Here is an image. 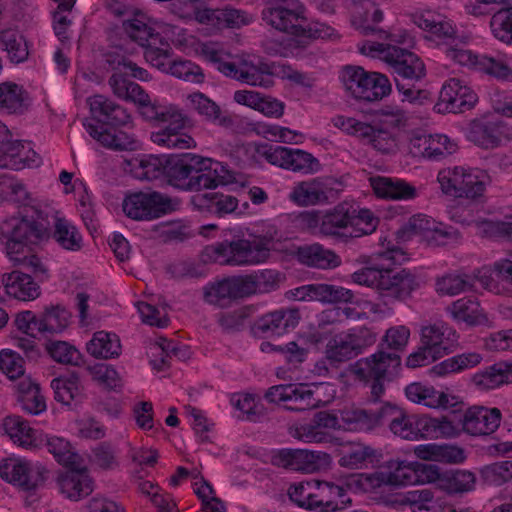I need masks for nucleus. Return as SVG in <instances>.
Instances as JSON below:
<instances>
[{"instance_id":"nucleus-44","label":"nucleus","mask_w":512,"mask_h":512,"mask_svg":"<svg viewBox=\"0 0 512 512\" xmlns=\"http://www.w3.org/2000/svg\"><path fill=\"white\" fill-rule=\"evenodd\" d=\"M424 415H408L404 410L401 411L400 417L395 420L389 430L397 437L405 440L417 441L424 439Z\"/></svg>"},{"instance_id":"nucleus-9","label":"nucleus","mask_w":512,"mask_h":512,"mask_svg":"<svg viewBox=\"0 0 512 512\" xmlns=\"http://www.w3.org/2000/svg\"><path fill=\"white\" fill-rule=\"evenodd\" d=\"M373 258L387 262V270L380 290L381 296L405 300L418 288L419 283L410 271L406 269L394 271L391 269V266L402 264L407 259L401 248L387 246L385 250L375 253Z\"/></svg>"},{"instance_id":"nucleus-48","label":"nucleus","mask_w":512,"mask_h":512,"mask_svg":"<svg viewBox=\"0 0 512 512\" xmlns=\"http://www.w3.org/2000/svg\"><path fill=\"white\" fill-rule=\"evenodd\" d=\"M473 223L476 233L482 237L512 241V215L502 220L478 219Z\"/></svg>"},{"instance_id":"nucleus-36","label":"nucleus","mask_w":512,"mask_h":512,"mask_svg":"<svg viewBox=\"0 0 512 512\" xmlns=\"http://www.w3.org/2000/svg\"><path fill=\"white\" fill-rule=\"evenodd\" d=\"M437 478L434 482L438 483L441 490L448 494H463L474 489L476 484V476L467 470H451L440 473L436 466Z\"/></svg>"},{"instance_id":"nucleus-24","label":"nucleus","mask_w":512,"mask_h":512,"mask_svg":"<svg viewBox=\"0 0 512 512\" xmlns=\"http://www.w3.org/2000/svg\"><path fill=\"white\" fill-rule=\"evenodd\" d=\"M195 21L214 29L239 28L250 22L248 15L241 10L230 7L210 8L198 6Z\"/></svg>"},{"instance_id":"nucleus-27","label":"nucleus","mask_w":512,"mask_h":512,"mask_svg":"<svg viewBox=\"0 0 512 512\" xmlns=\"http://www.w3.org/2000/svg\"><path fill=\"white\" fill-rule=\"evenodd\" d=\"M358 138L382 154H394L398 150L396 129L383 124L364 122Z\"/></svg>"},{"instance_id":"nucleus-56","label":"nucleus","mask_w":512,"mask_h":512,"mask_svg":"<svg viewBox=\"0 0 512 512\" xmlns=\"http://www.w3.org/2000/svg\"><path fill=\"white\" fill-rule=\"evenodd\" d=\"M288 495L291 501L296 503L301 508H305L307 510L319 509L317 497H315V481H307L291 485L288 489Z\"/></svg>"},{"instance_id":"nucleus-26","label":"nucleus","mask_w":512,"mask_h":512,"mask_svg":"<svg viewBox=\"0 0 512 512\" xmlns=\"http://www.w3.org/2000/svg\"><path fill=\"white\" fill-rule=\"evenodd\" d=\"M415 23L419 28L442 41L446 45L445 47L456 41L468 43L470 39L468 35H459L453 23L445 16L439 14L423 13L416 18Z\"/></svg>"},{"instance_id":"nucleus-35","label":"nucleus","mask_w":512,"mask_h":512,"mask_svg":"<svg viewBox=\"0 0 512 512\" xmlns=\"http://www.w3.org/2000/svg\"><path fill=\"white\" fill-rule=\"evenodd\" d=\"M371 186L378 197L392 200H407L416 197V188L401 179L371 177Z\"/></svg>"},{"instance_id":"nucleus-16","label":"nucleus","mask_w":512,"mask_h":512,"mask_svg":"<svg viewBox=\"0 0 512 512\" xmlns=\"http://www.w3.org/2000/svg\"><path fill=\"white\" fill-rule=\"evenodd\" d=\"M258 154L272 165L302 172L305 174L317 172L319 161L310 153L301 149H291L279 145H265L257 150Z\"/></svg>"},{"instance_id":"nucleus-11","label":"nucleus","mask_w":512,"mask_h":512,"mask_svg":"<svg viewBox=\"0 0 512 512\" xmlns=\"http://www.w3.org/2000/svg\"><path fill=\"white\" fill-rule=\"evenodd\" d=\"M486 179L487 176L483 172L462 166L441 169L437 176L444 194L471 199L483 194Z\"/></svg>"},{"instance_id":"nucleus-37","label":"nucleus","mask_w":512,"mask_h":512,"mask_svg":"<svg viewBox=\"0 0 512 512\" xmlns=\"http://www.w3.org/2000/svg\"><path fill=\"white\" fill-rule=\"evenodd\" d=\"M29 106V95L22 86L13 82L0 84V112L23 114Z\"/></svg>"},{"instance_id":"nucleus-63","label":"nucleus","mask_w":512,"mask_h":512,"mask_svg":"<svg viewBox=\"0 0 512 512\" xmlns=\"http://www.w3.org/2000/svg\"><path fill=\"white\" fill-rule=\"evenodd\" d=\"M166 156L148 155L139 160L137 177L145 180H155L166 174Z\"/></svg>"},{"instance_id":"nucleus-18","label":"nucleus","mask_w":512,"mask_h":512,"mask_svg":"<svg viewBox=\"0 0 512 512\" xmlns=\"http://www.w3.org/2000/svg\"><path fill=\"white\" fill-rule=\"evenodd\" d=\"M300 318V311L297 308L275 310L258 318L251 325V333L257 338L280 336L296 328Z\"/></svg>"},{"instance_id":"nucleus-13","label":"nucleus","mask_w":512,"mask_h":512,"mask_svg":"<svg viewBox=\"0 0 512 512\" xmlns=\"http://www.w3.org/2000/svg\"><path fill=\"white\" fill-rule=\"evenodd\" d=\"M403 409L391 402H385L377 409L345 408L340 416L345 427L353 431H371L379 426L395 422Z\"/></svg>"},{"instance_id":"nucleus-19","label":"nucleus","mask_w":512,"mask_h":512,"mask_svg":"<svg viewBox=\"0 0 512 512\" xmlns=\"http://www.w3.org/2000/svg\"><path fill=\"white\" fill-rule=\"evenodd\" d=\"M353 5V24L362 35H377L379 39H390L400 43L406 42L407 35H403L400 40L394 39L387 31L375 26L383 19L382 11L372 0H352Z\"/></svg>"},{"instance_id":"nucleus-50","label":"nucleus","mask_w":512,"mask_h":512,"mask_svg":"<svg viewBox=\"0 0 512 512\" xmlns=\"http://www.w3.org/2000/svg\"><path fill=\"white\" fill-rule=\"evenodd\" d=\"M51 388L54 391L55 400L64 405H71L74 400L80 397L81 393L80 381L76 373L53 379Z\"/></svg>"},{"instance_id":"nucleus-54","label":"nucleus","mask_w":512,"mask_h":512,"mask_svg":"<svg viewBox=\"0 0 512 512\" xmlns=\"http://www.w3.org/2000/svg\"><path fill=\"white\" fill-rule=\"evenodd\" d=\"M296 469L304 473H314L328 466L331 457L326 452L310 451L306 449H296Z\"/></svg>"},{"instance_id":"nucleus-28","label":"nucleus","mask_w":512,"mask_h":512,"mask_svg":"<svg viewBox=\"0 0 512 512\" xmlns=\"http://www.w3.org/2000/svg\"><path fill=\"white\" fill-rule=\"evenodd\" d=\"M507 136L506 126L502 122L488 119L472 121L468 131V139L484 149L500 146Z\"/></svg>"},{"instance_id":"nucleus-14","label":"nucleus","mask_w":512,"mask_h":512,"mask_svg":"<svg viewBox=\"0 0 512 512\" xmlns=\"http://www.w3.org/2000/svg\"><path fill=\"white\" fill-rule=\"evenodd\" d=\"M177 202L167 195L153 191L138 192L123 201V212L134 220H151L166 215L176 209Z\"/></svg>"},{"instance_id":"nucleus-41","label":"nucleus","mask_w":512,"mask_h":512,"mask_svg":"<svg viewBox=\"0 0 512 512\" xmlns=\"http://www.w3.org/2000/svg\"><path fill=\"white\" fill-rule=\"evenodd\" d=\"M447 311L453 319L465 322L470 326L481 325L487 321V317L476 298H461L447 307Z\"/></svg>"},{"instance_id":"nucleus-46","label":"nucleus","mask_w":512,"mask_h":512,"mask_svg":"<svg viewBox=\"0 0 512 512\" xmlns=\"http://www.w3.org/2000/svg\"><path fill=\"white\" fill-rule=\"evenodd\" d=\"M173 49L162 36L151 38L144 47V57L153 67L165 72L172 61Z\"/></svg>"},{"instance_id":"nucleus-51","label":"nucleus","mask_w":512,"mask_h":512,"mask_svg":"<svg viewBox=\"0 0 512 512\" xmlns=\"http://www.w3.org/2000/svg\"><path fill=\"white\" fill-rule=\"evenodd\" d=\"M506 366L504 361L494 363L472 377V382L481 390H490L508 384L506 379Z\"/></svg>"},{"instance_id":"nucleus-53","label":"nucleus","mask_w":512,"mask_h":512,"mask_svg":"<svg viewBox=\"0 0 512 512\" xmlns=\"http://www.w3.org/2000/svg\"><path fill=\"white\" fill-rule=\"evenodd\" d=\"M315 485V497H317L319 510L321 512H332L338 510V504L334 500L344 496V488L331 482L317 480H315Z\"/></svg>"},{"instance_id":"nucleus-21","label":"nucleus","mask_w":512,"mask_h":512,"mask_svg":"<svg viewBox=\"0 0 512 512\" xmlns=\"http://www.w3.org/2000/svg\"><path fill=\"white\" fill-rule=\"evenodd\" d=\"M39 164V156L22 141L13 139L11 132L0 137V168L20 170Z\"/></svg>"},{"instance_id":"nucleus-64","label":"nucleus","mask_w":512,"mask_h":512,"mask_svg":"<svg viewBox=\"0 0 512 512\" xmlns=\"http://www.w3.org/2000/svg\"><path fill=\"white\" fill-rule=\"evenodd\" d=\"M490 27L493 35L504 43L512 42V7L496 12L491 20Z\"/></svg>"},{"instance_id":"nucleus-23","label":"nucleus","mask_w":512,"mask_h":512,"mask_svg":"<svg viewBox=\"0 0 512 512\" xmlns=\"http://www.w3.org/2000/svg\"><path fill=\"white\" fill-rule=\"evenodd\" d=\"M456 331L444 322H436L423 326L421 329V344L428 348V353L442 358L453 352L457 344Z\"/></svg>"},{"instance_id":"nucleus-30","label":"nucleus","mask_w":512,"mask_h":512,"mask_svg":"<svg viewBox=\"0 0 512 512\" xmlns=\"http://www.w3.org/2000/svg\"><path fill=\"white\" fill-rule=\"evenodd\" d=\"M69 470L58 477V486L62 494L68 499L78 501L92 493L93 481L86 468L78 465L68 467Z\"/></svg>"},{"instance_id":"nucleus-10","label":"nucleus","mask_w":512,"mask_h":512,"mask_svg":"<svg viewBox=\"0 0 512 512\" xmlns=\"http://www.w3.org/2000/svg\"><path fill=\"white\" fill-rule=\"evenodd\" d=\"M341 81L355 99L373 102L391 92V84L385 75L367 72L362 67L347 66L341 73Z\"/></svg>"},{"instance_id":"nucleus-40","label":"nucleus","mask_w":512,"mask_h":512,"mask_svg":"<svg viewBox=\"0 0 512 512\" xmlns=\"http://www.w3.org/2000/svg\"><path fill=\"white\" fill-rule=\"evenodd\" d=\"M3 429L10 439L20 447L33 449L38 446L36 431L20 416H7Z\"/></svg>"},{"instance_id":"nucleus-52","label":"nucleus","mask_w":512,"mask_h":512,"mask_svg":"<svg viewBox=\"0 0 512 512\" xmlns=\"http://www.w3.org/2000/svg\"><path fill=\"white\" fill-rule=\"evenodd\" d=\"M54 238L66 250L78 251L82 247V236L77 228L65 218H56Z\"/></svg>"},{"instance_id":"nucleus-47","label":"nucleus","mask_w":512,"mask_h":512,"mask_svg":"<svg viewBox=\"0 0 512 512\" xmlns=\"http://www.w3.org/2000/svg\"><path fill=\"white\" fill-rule=\"evenodd\" d=\"M202 175L194 181L202 189H214L219 185L227 184L231 181L230 171L222 163L208 158V163L202 166Z\"/></svg>"},{"instance_id":"nucleus-39","label":"nucleus","mask_w":512,"mask_h":512,"mask_svg":"<svg viewBox=\"0 0 512 512\" xmlns=\"http://www.w3.org/2000/svg\"><path fill=\"white\" fill-rule=\"evenodd\" d=\"M415 455L423 460L445 463H461L465 460L464 450L453 445L423 444L414 448Z\"/></svg>"},{"instance_id":"nucleus-43","label":"nucleus","mask_w":512,"mask_h":512,"mask_svg":"<svg viewBox=\"0 0 512 512\" xmlns=\"http://www.w3.org/2000/svg\"><path fill=\"white\" fill-rule=\"evenodd\" d=\"M190 160L191 153L167 158L165 178L170 185L188 191L190 168L192 167Z\"/></svg>"},{"instance_id":"nucleus-29","label":"nucleus","mask_w":512,"mask_h":512,"mask_svg":"<svg viewBox=\"0 0 512 512\" xmlns=\"http://www.w3.org/2000/svg\"><path fill=\"white\" fill-rule=\"evenodd\" d=\"M500 421L501 412L497 408L471 407L463 416L462 426L470 435H487L499 427Z\"/></svg>"},{"instance_id":"nucleus-34","label":"nucleus","mask_w":512,"mask_h":512,"mask_svg":"<svg viewBox=\"0 0 512 512\" xmlns=\"http://www.w3.org/2000/svg\"><path fill=\"white\" fill-rule=\"evenodd\" d=\"M379 456V451L369 445L350 442L340 448L338 464L348 469H361L367 463H373Z\"/></svg>"},{"instance_id":"nucleus-57","label":"nucleus","mask_w":512,"mask_h":512,"mask_svg":"<svg viewBox=\"0 0 512 512\" xmlns=\"http://www.w3.org/2000/svg\"><path fill=\"white\" fill-rule=\"evenodd\" d=\"M292 393L288 398V410L305 411L318 406L319 399L314 397V391L307 384H291Z\"/></svg>"},{"instance_id":"nucleus-49","label":"nucleus","mask_w":512,"mask_h":512,"mask_svg":"<svg viewBox=\"0 0 512 512\" xmlns=\"http://www.w3.org/2000/svg\"><path fill=\"white\" fill-rule=\"evenodd\" d=\"M311 301H319L323 303H340L351 302L354 293L341 286L330 284H310Z\"/></svg>"},{"instance_id":"nucleus-31","label":"nucleus","mask_w":512,"mask_h":512,"mask_svg":"<svg viewBox=\"0 0 512 512\" xmlns=\"http://www.w3.org/2000/svg\"><path fill=\"white\" fill-rule=\"evenodd\" d=\"M3 276V284L8 295L23 301L34 300L40 294L39 286L33 281L30 272L24 268Z\"/></svg>"},{"instance_id":"nucleus-7","label":"nucleus","mask_w":512,"mask_h":512,"mask_svg":"<svg viewBox=\"0 0 512 512\" xmlns=\"http://www.w3.org/2000/svg\"><path fill=\"white\" fill-rule=\"evenodd\" d=\"M269 254V240L263 237L225 240L206 246L203 251L205 260L231 266L259 264L266 261Z\"/></svg>"},{"instance_id":"nucleus-5","label":"nucleus","mask_w":512,"mask_h":512,"mask_svg":"<svg viewBox=\"0 0 512 512\" xmlns=\"http://www.w3.org/2000/svg\"><path fill=\"white\" fill-rule=\"evenodd\" d=\"M263 20L275 29L303 39L326 38L331 28L324 23L308 22L306 8L299 0H287L283 4L267 7Z\"/></svg>"},{"instance_id":"nucleus-32","label":"nucleus","mask_w":512,"mask_h":512,"mask_svg":"<svg viewBox=\"0 0 512 512\" xmlns=\"http://www.w3.org/2000/svg\"><path fill=\"white\" fill-rule=\"evenodd\" d=\"M405 394L410 401L429 408H448L457 402L455 397L418 382L409 384L405 389Z\"/></svg>"},{"instance_id":"nucleus-22","label":"nucleus","mask_w":512,"mask_h":512,"mask_svg":"<svg viewBox=\"0 0 512 512\" xmlns=\"http://www.w3.org/2000/svg\"><path fill=\"white\" fill-rule=\"evenodd\" d=\"M476 102V93L471 88L462 85L459 79L452 78L443 85L437 107L439 111L462 113L471 109Z\"/></svg>"},{"instance_id":"nucleus-20","label":"nucleus","mask_w":512,"mask_h":512,"mask_svg":"<svg viewBox=\"0 0 512 512\" xmlns=\"http://www.w3.org/2000/svg\"><path fill=\"white\" fill-rule=\"evenodd\" d=\"M457 144L442 134H413L409 141V151L414 157L439 160L455 153Z\"/></svg>"},{"instance_id":"nucleus-58","label":"nucleus","mask_w":512,"mask_h":512,"mask_svg":"<svg viewBox=\"0 0 512 512\" xmlns=\"http://www.w3.org/2000/svg\"><path fill=\"white\" fill-rule=\"evenodd\" d=\"M70 313L62 306L46 308L41 315L43 333H61L69 325Z\"/></svg>"},{"instance_id":"nucleus-61","label":"nucleus","mask_w":512,"mask_h":512,"mask_svg":"<svg viewBox=\"0 0 512 512\" xmlns=\"http://www.w3.org/2000/svg\"><path fill=\"white\" fill-rule=\"evenodd\" d=\"M47 449L55 457L58 463L73 467L79 464L80 456L72 451L70 443L60 437H50L47 439Z\"/></svg>"},{"instance_id":"nucleus-8","label":"nucleus","mask_w":512,"mask_h":512,"mask_svg":"<svg viewBox=\"0 0 512 512\" xmlns=\"http://www.w3.org/2000/svg\"><path fill=\"white\" fill-rule=\"evenodd\" d=\"M401 369V357L397 352L378 350L374 354L359 359L353 373L369 385L368 401L379 402L385 394V383L393 381Z\"/></svg>"},{"instance_id":"nucleus-55","label":"nucleus","mask_w":512,"mask_h":512,"mask_svg":"<svg viewBox=\"0 0 512 512\" xmlns=\"http://www.w3.org/2000/svg\"><path fill=\"white\" fill-rule=\"evenodd\" d=\"M325 354L332 363L346 362L357 356L345 332L334 335L328 341Z\"/></svg>"},{"instance_id":"nucleus-25","label":"nucleus","mask_w":512,"mask_h":512,"mask_svg":"<svg viewBox=\"0 0 512 512\" xmlns=\"http://www.w3.org/2000/svg\"><path fill=\"white\" fill-rule=\"evenodd\" d=\"M87 103L93 119L103 125L120 127L131 122L127 109L104 95L91 96Z\"/></svg>"},{"instance_id":"nucleus-38","label":"nucleus","mask_w":512,"mask_h":512,"mask_svg":"<svg viewBox=\"0 0 512 512\" xmlns=\"http://www.w3.org/2000/svg\"><path fill=\"white\" fill-rule=\"evenodd\" d=\"M297 255L301 263L319 269H333L341 264L340 257L334 251L320 244L300 247Z\"/></svg>"},{"instance_id":"nucleus-2","label":"nucleus","mask_w":512,"mask_h":512,"mask_svg":"<svg viewBox=\"0 0 512 512\" xmlns=\"http://www.w3.org/2000/svg\"><path fill=\"white\" fill-rule=\"evenodd\" d=\"M48 235L42 212L35 207L25 208L0 222V242L15 266L35 276L46 269L33 249Z\"/></svg>"},{"instance_id":"nucleus-15","label":"nucleus","mask_w":512,"mask_h":512,"mask_svg":"<svg viewBox=\"0 0 512 512\" xmlns=\"http://www.w3.org/2000/svg\"><path fill=\"white\" fill-rule=\"evenodd\" d=\"M382 468L386 485L393 487L433 483L437 478L436 465L432 464L389 460Z\"/></svg>"},{"instance_id":"nucleus-59","label":"nucleus","mask_w":512,"mask_h":512,"mask_svg":"<svg viewBox=\"0 0 512 512\" xmlns=\"http://www.w3.org/2000/svg\"><path fill=\"white\" fill-rule=\"evenodd\" d=\"M386 270L387 264L374 263L354 272L351 277L353 282L359 285H365L367 287L374 288L380 294L382 280L385 277Z\"/></svg>"},{"instance_id":"nucleus-33","label":"nucleus","mask_w":512,"mask_h":512,"mask_svg":"<svg viewBox=\"0 0 512 512\" xmlns=\"http://www.w3.org/2000/svg\"><path fill=\"white\" fill-rule=\"evenodd\" d=\"M330 191L328 185L320 178L297 183L290 199L300 206L317 205L328 202Z\"/></svg>"},{"instance_id":"nucleus-3","label":"nucleus","mask_w":512,"mask_h":512,"mask_svg":"<svg viewBox=\"0 0 512 512\" xmlns=\"http://www.w3.org/2000/svg\"><path fill=\"white\" fill-rule=\"evenodd\" d=\"M360 52L382 59L392 68L396 75V88L403 95V101L421 104L427 99L428 93L425 90L415 89L413 84L404 82L419 81L425 77L426 68L418 55L392 44L371 41L364 42Z\"/></svg>"},{"instance_id":"nucleus-6","label":"nucleus","mask_w":512,"mask_h":512,"mask_svg":"<svg viewBox=\"0 0 512 512\" xmlns=\"http://www.w3.org/2000/svg\"><path fill=\"white\" fill-rule=\"evenodd\" d=\"M198 53L207 61L216 65L217 69L227 77L250 86L271 87L274 84L272 66L259 62L254 64L247 59L238 62L225 60V52L217 43H202Z\"/></svg>"},{"instance_id":"nucleus-4","label":"nucleus","mask_w":512,"mask_h":512,"mask_svg":"<svg viewBox=\"0 0 512 512\" xmlns=\"http://www.w3.org/2000/svg\"><path fill=\"white\" fill-rule=\"evenodd\" d=\"M306 218L308 225H315L322 236L342 243L373 233L379 224L369 209H358L347 202L337 204L321 216L307 214Z\"/></svg>"},{"instance_id":"nucleus-1","label":"nucleus","mask_w":512,"mask_h":512,"mask_svg":"<svg viewBox=\"0 0 512 512\" xmlns=\"http://www.w3.org/2000/svg\"><path fill=\"white\" fill-rule=\"evenodd\" d=\"M110 76L108 84L113 94L119 99L138 105L140 114L154 124H167L163 129L151 133V140L158 146L169 149H189L196 146L195 140L182 130L191 126L190 118L177 106L160 104L152 101L142 87L130 81L121 71Z\"/></svg>"},{"instance_id":"nucleus-17","label":"nucleus","mask_w":512,"mask_h":512,"mask_svg":"<svg viewBox=\"0 0 512 512\" xmlns=\"http://www.w3.org/2000/svg\"><path fill=\"white\" fill-rule=\"evenodd\" d=\"M48 471L40 466H32L29 462L7 459L0 463V477L24 490H32L42 485Z\"/></svg>"},{"instance_id":"nucleus-60","label":"nucleus","mask_w":512,"mask_h":512,"mask_svg":"<svg viewBox=\"0 0 512 512\" xmlns=\"http://www.w3.org/2000/svg\"><path fill=\"white\" fill-rule=\"evenodd\" d=\"M49 355L58 363L78 366L81 363L82 355L74 347L65 341H50L46 345Z\"/></svg>"},{"instance_id":"nucleus-62","label":"nucleus","mask_w":512,"mask_h":512,"mask_svg":"<svg viewBox=\"0 0 512 512\" xmlns=\"http://www.w3.org/2000/svg\"><path fill=\"white\" fill-rule=\"evenodd\" d=\"M165 72L190 83H202L204 81L202 69L188 60H172Z\"/></svg>"},{"instance_id":"nucleus-45","label":"nucleus","mask_w":512,"mask_h":512,"mask_svg":"<svg viewBox=\"0 0 512 512\" xmlns=\"http://www.w3.org/2000/svg\"><path fill=\"white\" fill-rule=\"evenodd\" d=\"M87 352L95 358H114L120 354L121 344L115 334L105 331L94 333L93 338L86 345Z\"/></svg>"},{"instance_id":"nucleus-12","label":"nucleus","mask_w":512,"mask_h":512,"mask_svg":"<svg viewBox=\"0 0 512 512\" xmlns=\"http://www.w3.org/2000/svg\"><path fill=\"white\" fill-rule=\"evenodd\" d=\"M272 277L273 272L267 270L259 275L226 278L207 288L204 292V297L208 303L224 307L232 300L256 293L259 284Z\"/></svg>"},{"instance_id":"nucleus-42","label":"nucleus","mask_w":512,"mask_h":512,"mask_svg":"<svg viewBox=\"0 0 512 512\" xmlns=\"http://www.w3.org/2000/svg\"><path fill=\"white\" fill-rule=\"evenodd\" d=\"M0 49L5 51L8 59L15 64L28 59L29 48L24 35L14 29H6L0 32Z\"/></svg>"}]
</instances>
